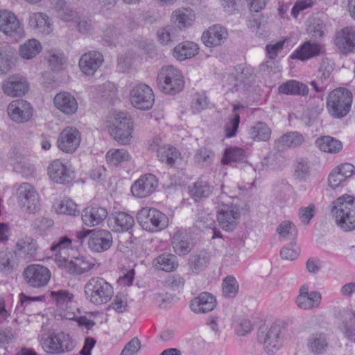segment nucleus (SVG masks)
I'll use <instances>...</instances> for the list:
<instances>
[{
    "instance_id": "aec40b11",
    "label": "nucleus",
    "mask_w": 355,
    "mask_h": 355,
    "mask_svg": "<svg viewBox=\"0 0 355 355\" xmlns=\"http://www.w3.org/2000/svg\"><path fill=\"white\" fill-rule=\"evenodd\" d=\"M104 62L102 53L97 51H90L81 55L78 65L80 71L86 76H93Z\"/></svg>"
},
{
    "instance_id": "13d9d810",
    "label": "nucleus",
    "mask_w": 355,
    "mask_h": 355,
    "mask_svg": "<svg viewBox=\"0 0 355 355\" xmlns=\"http://www.w3.org/2000/svg\"><path fill=\"white\" fill-rule=\"evenodd\" d=\"M14 64L12 52L10 50L0 49V71L6 73Z\"/></svg>"
},
{
    "instance_id": "58836bf2",
    "label": "nucleus",
    "mask_w": 355,
    "mask_h": 355,
    "mask_svg": "<svg viewBox=\"0 0 355 355\" xmlns=\"http://www.w3.org/2000/svg\"><path fill=\"white\" fill-rule=\"evenodd\" d=\"M304 141L302 134L297 132H290L282 135L275 141V146L278 150H284L287 147H297L303 144Z\"/></svg>"
},
{
    "instance_id": "a878e982",
    "label": "nucleus",
    "mask_w": 355,
    "mask_h": 355,
    "mask_svg": "<svg viewBox=\"0 0 355 355\" xmlns=\"http://www.w3.org/2000/svg\"><path fill=\"white\" fill-rule=\"evenodd\" d=\"M3 92L10 96H21L28 90L26 79L19 75L9 76L3 84Z\"/></svg>"
},
{
    "instance_id": "ea45409f",
    "label": "nucleus",
    "mask_w": 355,
    "mask_h": 355,
    "mask_svg": "<svg viewBox=\"0 0 355 355\" xmlns=\"http://www.w3.org/2000/svg\"><path fill=\"white\" fill-rule=\"evenodd\" d=\"M198 52V45L193 42H184L177 45L173 50L174 57L180 61L194 57Z\"/></svg>"
},
{
    "instance_id": "c756f323",
    "label": "nucleus",
    "mask_w": 355,
    "mask_h": 355,
    "mask_svg": "<svg viewBox=\"0 0 355 355\" xmlns=\"http://www.w3.org/2000/svg\"><path fill=\"white\" fill-rule=\"evenodd\" d=\"M108 212L104 207L91 206L83 209L81 214L83 223L88 227L101 224L107 216Z\"/></svg>"
},
{
    "instance_id": "4d7b16f0",
    "label": "nucleus",
    "mask_w": 355,
    "mask_h": 355,
    "mask_svg": "<svg viewBox=\"0 0 355 355\" xmlns=\"http://www.w3.org/2000/svg\"><path fill=\"white\" fill-rule=\"evenodd\" d=\"M55 209L58 214L74 216L78 212L76 204L70 199H64L59 202Z\"/></svg>"
},
{
    "instance_id": "f257e3e1",
    "label": "nucleus",
    "mask_w": 355,
    "mask_h": 355,
    "mask_svg": "<svg viewBox=\"0 0 355 355\" xmlns=\"http://www.w3.org/2000/svg\"><path fill=\"white\" fill-rule=\"evenodd\" d=\"M293 336V330L281 320L273 322L269 328L260 329L257 339L268 354H274L280 349L284 344Z\"/></svg>"
},
{
    "instance_id": "8fccbe9b",
    "label": "nucleus",
    "mask_w": 355,
    "mask_h": 355,
    "mask_svg": "<svg viewBox=\"0 0 355 355\" xmlns=\"http://www.w3.org/2000/svg\"><path fill=\"white\" fill-rule=\"evenodd\" d=\"M247 156L243 149L240 148H230L225 152L223 162L224 164L245 162Z\"/></svg>"
},
{
    "instance_id": "0e129e2a",
    "label": "nucleus",
    "mask_w": 355,
    "mask_h": 355,
    "mask_svg": "<svg viewBox=\"0 0 355 355\" xmlns=\"http://www.w3.org/2000/svg\"><path fill=\"white\" fill-rule=\"evenodd\" d=\"M286 40H282L277 42H270L266 46V52L268 59H275L284 49Z\"/></svg>"
},
{
    "instance_id": "5fc2aeb1",
    "label": "nucleus",
    "mask_w": 355,
    "mask_h": 355,
    "mask_svg": "<svg viewBox=\"0 0 355 355\" xmlns=\"http://www.w3.org/2000/svg\"><path fill=\"white\" fill-rule=\"evenodd\" d=\"M277 232L285 240H293L297 235V230L294 224L290 221L282 222L277 228Z\"/></svg>"
},
{
    "instance_id": "f03ea898",
    "label": "nucleus",
    "mask_w": 355,
    "mask_h": 355,
    "mask_svg": "<svg viewBox=\"0 0 355 355\" xmlns=\"http://www.w3.org/2000/svg\"><path fill=\"white\" fill-rule=\"evenodd\" d=\"M331 214L335 223L344 232L355 230V198L343 195L331 204Z\"/></svg>"
},
{
    "instance_id": "e2e57ef3",
    "label": "nucleus",
    "mask_w": 355,
    "mask_h": 355,
    "mask_svg": "<svg viewBox=\"0 0 355 355\" xmlns=\"http://www.w3.org/2000/svg\"><path fill=\"white\" fill-rule=\"evenodd\" d=\"M260 69L261 71L266 73L269 76L280 73L282 71L279 61L275 60V59H268L261 64Z\"/></svg>"
},
{
    "instance_id": "1a4fd4ad",
    "label": "nucleus",
    "mask_w": 355,
    "mask_h": 355,
    "mask_svg": "<svg viewBox=\"0 0 355 355\" xmlns=\"http://www.w3.org/2000/svg\"><path fill=\"white\" fill-rule=\"evenodd\" d=\"M19 205L26 211L34 213L40 205V196L36 189L30 183L23 182L19 185L16 191Z\"/></svg>"
},
{
    "instance_id": "dca6fc26",
    "label": "nucleus",
    "mask_w": 355,
    "mask_h": 355,
    "mask_svg": "<svg viewBox=\"0 0 355 355\" xmlns=\"http://www.w3.org/2000/svg\"><path fill=\"white\" fill-rule=\"evenodd\" d=\"M81 134L74 127H67L62 130L58 138V148L66 153H73L79 147Z\"/></svg>"
},
{
    "instance_id": "f8f14e48",
    "label": "nucleus",
    "mask_w": 355,
    "mask_h": 355,
    "mask_svg": "<svg viewBox=\"0 0 355 355\" xmlns=\"http://www.w3.org/2000/svg\"><path fill=\"white\" fill-rule=\"evenodd\" d=\"M26 283L33 288H42L47 285L51 278L49 270L40 264H31L23 272Z\"/></svg>"
},
{
    "instance_id": "a211bd4d",
    "label": "nucleus",
    "mask_w": 355,
    "mask_h": 355,
    "mask_svg": "<svg viewBox=\"0 0 355 355\" xmlns=\"http://www.w3.org/2000/svg\"><path fill=\"white\" fill-rule=\"evenodd\" d=\"M321 300L322 296L319 292L310 291L309 286L303 284L295 298V303L300 309L309 311L319 307Z\"/></svg>"
},
{
    "instance_id": "f704fd0d",
    "label": "nucleus",
    "mask_w": 355,
    "mask_h": 355,
    "mask_svg": "<svg viewBox=\"0 0 355 355\" xmlns=\"http://www.w3.org/2000/svg\"><path fill=\"white\" fill-rule=\"evenodd\" d=\"M196 19L193 10L188 8H180L171 15V21L180 30L191 26Z\"/></svg>"
},
{
    "instance_id": "39448f33",
    "label": "nucleus",
    "mask_w": 355,
    "mask_h": 355,
    "mask_svg": "<svg viewBox=\"0 0 355 355\" xmlns=\"http://www.w3.org/2000/svg\"><path fill=\"white\" fill-rule=\"evenodd\" d=\"M40 343L45 352L56 355L70 352L76 347L73 338L63 331L53 332L46 337H42Z\"/></svg>"
},
{
    "instance_id": "37998d69",
    "label": "nucleus",
    "mask_w": 355,
    "mask_h": 355,
    "mask_svg": "<svg viewBox=\"0 0 355 355\" xmlns=\"http://www.w3.org/2000/svg\"><path fill=\"white\" fill-rule=\"evenodd\" d=\"M153 266L158 270L171 272L178 268V261L173 254H162L154 259Z\"/></svg>"
},
{
    "instance_id": "a18cd8bd",
    "label": "nucleus",
    "mask_w": 355,
    "mask_h": 355,
    "mask_svg": "<svg viewBox=\"0 0 355 355\" xmlns=\"http://www.w3.org/2000/svg\"><path fill=\"white\" fill-rule=\"evenodd\" d=\"M107 162L112 166H117L128 162L131 155L125 149H110L105 155Z\"/></svg>"
},
{
    "instance_id": "e433bc0d",
    "label": "nucleus",
    "mask_w": 355,
    "mask_h": 355,
    "mask_svg": "<svg viewBox=\"0 0 355 355\" xmlns=\"http://www.w3.org/2000/svg\"><path fill=\"white\" fill-rule=\"evenodd\" d=\"M278 92L286 95L306 96L309 93V88L302 82L289 80L278 87Z\"/></svg>"
},
{
    "instance_id": "b1692460",
    "label": "nucleus",
    "mask_w": 355,
    "mask_h": 355,
    "mask_svg": "<svg viewBox=\"0 0 355 355\" xmlns=\"http://www.w3.org/2000/svg\"><path fill=\"white\" fill-rule=\"evenodd\" d=\"M89 248L96 252L107 250L112 245V235L108 230H93L87 242Z\"/></svg>"
},
{
    "instance_id": "3c124183",
    "label": "nucleus",
    "mask_w": 355,
    "mask_h": 355,
    "mask_svg": "<svg viewBox=\"0 0 355 355\" xmlns=\"http://www.w3.org/2000/svg\"><path fill=\"white\" fill-rule=\"evenodd\" d=\"M47 60L49 67L55 71H59L63 69L66 61L64 54L57 50H51L48 52Z\"/></svg>"
},
{
    "instance_id": "5701e85b",
    "label": "nucleus",
    "mask_w": 355,
    "mask_h": 355,
    "mask_svg": "<svg viewBox=\"0 0 355 355\" xmlns=\"http://www.w3.org/2000/svg\"><path fill=\"white\" fill-rule=\"evenodd\" d=\"M0 31L9 36L19 35L23 28L17 16L8 10H0Z\"/></svg>"
},
{
    "instance_id": "bf43d9fd",
    "label": "nucleus",
    "mask_w": 355,
    "mask_h": 355,
    "mask_svg": "<svg viewBox=\"0 0 355 355\" xmlns=\"http://www.w3.org/2000/svg\"><path fill=\"white\" fill-rule=\"evenodd\" d=\"M71 245V240L67 236L61 237L58 241L55 242L51 247V250L54 252L55 259L56 260V255L62 254L66 256V250H67Z\"/></svg>"
},
{
    "instance_id": "9b49d317",
    "label": "nucleus",
    "mask_w": 355,
    "mask_h": 355,
    "mask_svg": "<svg viewBox=\"0 0 355 355\" xmlns=\"http://www.w3.org/2000/svg\"><path fill=\"white\" fill-rule=\"evenodd\" d=\"M131 104L135 108L142 110L150 109L155 101L153 89L146 84L135 86L130 92Z\"/></svg>"
},
{
    "instance_id": "69168bd1",
    "label": "nucleus",
    "mask_w": 355,
    "mask_h": 355,
    "mask_svg": "<svg viewBox=\"0 0 355 355\" xmlns=\"http://www.w3.org/2000/svg\"><path fill=\"white\" fill-rule=\"evenodd\" d=\"M240 123V116L238 114H234L229 118V121L225 126L226 137L230 138L235 136Z\"/></svg>"
},
{
    "instance_id": "79ce46f5",
    "label": "nucleus",
    "mask_w": 355,
    "mask_h": 355,
    "mask_svg": "<svg viewBox=\"0 0 355 355\" xmlns=\"http://www.w3.org/2000/svg\"><path fill=\"white\" fill-rule=\"evenodd\" d=\"M315 145L320 150L328 153H337L343 148L342 142L330 136L318 138Z\"/></svg>"
},
{
    "instance_id": "de8ad7c7",
    "label": "nucleus",
    "mask_w": 355,
    "mask_h": 355,
    "mask_svg": "<svg viewBox=\"0 0 355 355\" xmlns=\"http://www.w3.org/2000/svg\"><path fill=\"white\" fill-rule=\"evenodd\" d=\"M250 138L257 141H266L271 136V130L267 124L263 122H257L249 130Z\"/></svg>"
},
{
    "instance_id": "2f4dec72",
    "label": "nucleus",
    "mask_w": 355,
    "mask_h": 355,
    "mask_svg": "<svg viewBox=\"0 0 355 355\" xmlns=\"http://www.w3.org/2000/svg\"><path fill=\"white\" fill-rule=\"evenodd\" d=\"M216 305L215 297L210 293L205 292L191 301V309L196 313H205L212 311Z\"/></svg>"
},
{
    "instance_id": "bb28decb",
    "label": "nucleus",
    "mask_w": 355,
    "mask_h": 355,
    "mask_svg": "<svg viewBox=\"0 0 355 355\" xmlns=\"http://www.w3.org/2000/svg\"><path fill=\"white\" fill-rule=\"evenodd\" d=\"M334 44L343 53H348L355 47V28L347 26L341 29L335 36Z\"/></svg>"
},
{
    "instance_id": "052dcab7",
    "label": "nucleus",
    "mask_w": 355,
    "mask_h": 355,
    "mask_svg": "<svg viewBox=\"0 0 355 355\" xmlns=\"http://www.w3.org/2000/svg\"><path fill=\"white\" fill-rule=\"evenodd\" d=\"M310 166L309 162L303 159L297 160L295 166L294 175L296 179L304 180L309 175Z\"/></svg>"
},
{
    "instance_id": "7c9ffc66",
    "label": "nucleus",
    "mask_w": 355,
    "mask_h": 355,
    "mask_svg": "<svg viewBox=\"0 0 355 355\" xmlns=\"http://www.w3.org/2000/svg\"><path fill=\"white\" fill-rule=\"evenodd\" d=\"M323 52L324 48L321 44L308 41L305 42L296 50H295L294 52L291 54V58L292 59H297L302 61H305L320 55V54L323 53Z\"/></svg>"
},
{
    "instance_id": "ddd939ff",
    "label": "nucleus",
    "mask_w": 355,
    "mask_h": 355,
    "mask_svg": "<svg viewBox=\"0 0 355 355\" xmlns=\"http://www.w3.org/2000/svg\"><path fill=\"white\" fill-rule=\"evenodd\" d=\"M149 148L152 151L156 152L159 162L168 166H174L180 157V153L175 147L163 144L159 137L154 138L149 142Z\"/></svg>"
},
{
    "instance_id": "c85d7f7f",
    "label": "nucleus",
    "mask_w": 355,
    "mask_h": 355,
    "mask_svg": "<svg viewBox=\"0 0 355 355\" xmlns=\"http://www.w3.org/2000/svg\"><path fill=\"white\" fill-rule=\"evenodd\" d=\"M53 103L55 107L66 115H72L78 110V102L76 98L67 92L57 94L53 98Z\"/></svg>"
},
{
    "instance_id": "9d476101",
    "label": "nucleus",
    "mask_w": 355,
    "mask_h": 355,
    "mask_svg": "<svg viewBox=\"0 0 355 355\" xmlns=\"http://www.w3.org/2000/svg\"><path fill=\"white\" fill-rule=\"evenodd\" d=\"M56 261L59 265L63 266L71 274L82 275L92 270L95 266V263L84 257L79 255L72 257L70 260L62 254L56 255Z\"/></svg>"
},
{
    "instance_id": "412c9836",
    "label": "nucleus",
    "mask_w": 355,
    "mask_h": 355,
    "mask_svg": "<svg viewBox=\"0 0 355 355\" xmlns=\"http://www.w3.org/2000/svg\"><path fill=\"white\" fill-rule=\"evenodd\" d=\"M37 251V242L30 236H24L17 240L14 254L26 262L33 261Z\"/></svg>"
},
{
    "instance_id": "338daca9",
    "label": "nucleus",
    "mask_w": 355,
    "mask_h": 355,
    "mask_svg": "<svg viewBox=\"0 0 355 355\" xmlns=\"http://www.w3.org/2000/svg\"><path fill=\"white\" fill-rule=\"evenodd\" d=\"M196 225L199 229H211L214 228L216 224L213 217L210 214L201 212L198 214Z\"/></svg>"
},
{
    "instance_id": "a19ab883",
    "label": "nucleus",
    "mask_w": 355,
    "mask_h": 355,
    "mask_svg": "<svg viewBox=\"0 0 355 355\" xmlns=\"http://www.w3.org/2000/svg\"><path fill=\"white\" fill-rule=\"evenodd\" d=\"M112 220V230L116 232H128L135 225L134 218L126 212L116 213Z\"/></svg>"
},
{
    "instance_id": "4be33fe9",
    "label": "nucleus",
    "mask_w": 355,
    "mask_h": 355,
    "mask_svg": "<svg viewBox=\"0 0 355 355\" xmlns=\"http://www.w3.org/2000/svg\"><path fill=\"white\" fill-rule=\"evenodd\" d=\"M51 297L60 310V315L62 318L67 320L74 319L76 317L74 312L68 310L69 309H71L73 294L67 290H59L51 291Z\"/></svg>"
},
{
    "instance_id": "473e14b6",
    "label": "nucleus",
    "mask_w": 355,
    "mask_h": 355,
    "mask_svg": "<svg viewBox=\"0 0 355 355\" xmlns=\"http://www.w3.org/2000/svg\"><path fill=\"white\" fill-rule=\"evenodd\" d=\"M339 329L349 340L355 342V311L343 309L339 312Z\"/></svg>"
},
{
    "instance_id": "7ed1b4c3",
    "label": "nucleus",
    "mask_w": 355,
    "mask_h": 355,
    "mask_svg": "<svg viewBox=\"0 0 355 355\" xmlns=\"http://www.w3.org/2000/svg\"><path fill=\"white\" fill-rule=\"evenodd\" d=\"M84 292L86 299L95 305L106 304L114 295L112 286L99 277L89 279L85 285Z\"/></svg>"
},
{
    "instance_id": "6e6d98bb",
    "label": "nucleus",
    "mask_w": 355,
    "mask_h": 355,
    "mask_svg": "<svg viewBox=\"0 0 355 355\" xmlns=\"http://www.w3.org/2000/svg\"><path fill=\"white\" fill-rule=\"evenodd\" d=\"M176 29L172 26L162 28L157 31L158 40L164 45H170L177 40Z\"/></svg>"
},
{
    "instance_id": "72a5a7b5",
    "label": "nucleus",
    "mask_w": 355,
    "mask_h": 355,
    "mask_svg": "<svg viewBox=\"0 0 355 355\" xmlns=\"http://www.w3.org/2000/svg\"><path fill=\"white\" fill-rule=\"evenodd\" d=\"M28 24L39 33L49 35L53 31V23L47 14L42 12L30 15Z\"/></svg>"
},
{
    "instance_id": "c9c22d12",
    "label": "nucleus",
    "mask_w": 355,
    "mask_h": 355,
    "mask_svg": "<svg viewBox=\"0 0 355 355\" xmlns=\"http://www.w3.org/2000/svg\"><path fill=\"white\" fill-rule=\"evenodd\" d=\"M171 242L174 251L179 255L188 254L192 248L189 235L184 230L174 233Z\"/></svg>"
},
{
    "instance_id": "4c0bfd02",
    "label": "nucleus",
    "mask_w": 355,
    "mask_h": 355,
    "mask_svg": "<svg viewBox=\"0 0 355 355\" xmlns=\"http://www.w3.org/2000/svg\"><path fill=\"white\" fill-rule=\"evenodd\" d=\"M209 260V254L206 251L191 255L187 263L189 271L195 274L199 273L207 267Z\"/></svg>"
},
{
    "instance_id": "09e8293b",
    "label": "nucleus",
    "mask_w": 355,
    "mask_h": 355,
    "mask_svg": "<svg viewBox=\"0 0 355 355\" xmlns=\"http://www.w3.org/2000/svg\"><path fill=\"white\" fill-rule=\"evenodd\" d=\"M211 192L212 187L209 185V182L202 178L198 179L189 189L191 196L196 200L207 198Z\"/></svg>"
},
{
    "instance_id": "393cba45",
    "label": "nucleus",
    "mask_w": 355,
    "mask_h": 355,
    "mask_svg": "<svg viewBox=\"0 0 355 355\" xmlns=\"http://www.w3.org/2000/svg\"><path fill=\"white\" fill-rule=\"evenodd\" d=\"M228 37L227 29L219 24L209 27L202 35V41L207 47H216L222 45Z\"/></svg>"
},
{
    "instance_id": "680f3d73",
    "label": "nucleus",
    "mask_w": 355,
    "mask_h": 355,
    "mask_svg": "<svg viewBox=\"0 0 355 355\" xmlns=\"http://www.w3.org/2000/svg\"><path fill=\"white\" fill-rule=\"evenodd\" d=\"M315 213V207L313 204H309L307 207H302L298 211L299 219L303 225H307L314 216Z\"/></svg>"
},
{
    "instance_id": "6ab92c4d",
    "label": "nucleus",
    "mask_w": 355,
    "mask_h": 355,
    "mask_svg": "<svg viewBox=\"0 0 355 355\" xmlns=\"http://www.w3.org/2000/svg\"><path fill=\"white\" fill-rule=\"evenodd\" d=\"M158 186L155 175L148 173L141 176L131 187L135 197L143 198L153 193Z\"/></svg>"
},
{
    "instance_id": "603ef678",
    "label": "nucleus",
    "mask_w": 355,
    "mask_h": 355,
    "mask_svg": "<svg viewBox=\"0 0 355 355\" xmlns=\"http://www.w3.org/2000/svg\"><path fill=\"white\" fill-rule=\"evenodd\" d=\"M239 283L233 276L226 277L222 284L223 295L227 298H233L239 291Z\"/></svg>"
},
{
    "instance_id": "2eb2a0df",
    "label": "nucleus",
    "mask_w": 355,
    "mask_h": 355,
    "mask_svg": "<svg viewBox=\"0 0 355 355\" xmlns=\"http://www.w3.org/2000/svg\"><path fill=\"white\" fill-rule=\"evenodd\" d=\"M240 218V211L237 206L232 203L222 202L218 206L217 220L219 225L225 231L233 230Z\"/></svg>"
},
{
    "instance_id": "49530a36",
    "label": "nucleus",
    "mask_w": 355,
    "mask_h": 355,
    "mask_svg": "<svg viewBox=\"0 0 355 355\" xmlns=\"http://www.w3.org/2000/svg\"><path fill=\"white\" fill-rule=\"evenodd\" d=\"M307 345L310 351L319 354L325 350L328 343L325 335L322 332L317 331L309 336Z\"/></svg>"
},
{
    "instance_id": "c03bdc74",
    "label": "nucleus",
    "mask_w": 355,
    "mask_h": 355,
    "mask_svg": "<svg viewBox=\"0 0 355 355\" xmlns=\"http://www.w3.org/2000/svg\"><path fill=\"white\" fill-rule=\"evenodd\" d=\"M42 50L40 41L36 39H29L19 47V55L21 58L31 60L38 55Z\"/></svg>"
},
{
    "instance_id": "4468645a",
    "label": "nucleus",
    "mask_w": 355,
    "mask_h": 355,
    "mask_svg": "<svg viewBox=\"0 0 355 355\" xmlns=\"http://www.w3.org/2000/svg\"><path fill=\"white\" fill-rule=\"evenodd\" d=\"M49 178L57 184H66L74 178V171L71 167L61 159H55L50 162L47 168Z\"/></svg>"
},
{
    "instance_id": "0eeeda50",
    "label": "nucleus",
    "mask_w": 355,
    "mask_h": 355,
    "mask_svg": "<svg viewBox=\"0 0 355 355\" xmlns=\"http://www.w3.org/2000/svg\"><path fill=\"white\" fill-rule=\"evenodd\" d=\"M137 220L143 230L149 232L161 231L168 224V218L166 214L157 209L147 207L138 211Z\"/></svg>"
},
{
    "instance_id": "423d86ee",
    "label": "nucleus",
    "mask_w": 355,
    "mask_h": 355,
    "mask_svg": "<svg viewBox=\"0 0 355 355\" xmlns=\"http://www.w3.org/2000/svg\"><path fill=\"white\" fill-rule=\"evenodd\" d=\"M110 135L121 144H128L132 134V123L124 113H112L108 116Z\"/></svg>"
},
{
    "instance_id": "6e6552de",
    "label": "nucleus",
    "mask_w": 355,
    "mask_h": 355,
    "mask_svg": "<svg viewBox=\"0 0 355 355\" xmlns=\"http://www.w3.org/2000/svg\"><path fill=\"white\" fill-rule=\"evenodd\" d=\"M157 86L165 94H175L182 90L184 85L181 71L173 66L163 67L157 78Z\"/></svg>"
},
{
    "instance_id": "f3484780",
    "label": "nucleus",
    "mask_w": 355,
    "mask_h": 355,
    "mask_svg": "<svg viewBox=\"0 0 355 355\" xmlns=\"http://www.w3.org/2000/svg\"><path fill=\"white\" fill-rule=\"evenodd\" d=\"M7 113L12 121L17 123H23L27 122L31 118L33 109L28 101L22 99H16L8 104Z\"/></svg>"
},
{
    "instance_id": "cd10ccee",
    "label": "nucleus",
    "mask_w": 355,
    "mask_h": 355,
    "mask_svg": "<svg viewBox=\"0 0 355 355\" xmlns=\"http://www.w3.org/2000/svg\"><path fill=\"white\" fill-rule=\"evenodd\" d=\"M50 8L63 21H74L79 17L80 13L65 0H50Z\"/></svg>"
},
{
    "instance_id": "864d4df0",
    "label": "nucleus",
    "mask_w": 355,
    "mask_h": 355,
    "mask_svg": "<svg viewBox=\"0 0 355 355\" xmlns=\"http://www.w3.org/2000/svg\"><path fill=\"white\" fill-rule=\"evenodd\" d=\"M13 170L27 179L33 177L35 173L34 166L27 162L24 157H20L19 160L13 163Z\"/></svg>"
},
{
    "instance_id": "20e7f679",
    "label": "nucleus",
    "mask_w": 355,
    "mask_h": 355,
    "mask_svg": "<svg viewBox=\"0 0 355 355\" xmlns=\"http://www.w3.org/2000/svg\"><path fill=\"white\" fill-rule=\"evenodd\" d=\"M352 94L346 88H338L331 92L327 99V108L334 119H342L349 112Z\"/></svg>"
},
{
    "instance_id": "774afa93",
    "label": "nucleus",
    "mask_w": 355,
    "mask_h": 355,
    "mask_svg": "<svg viewBox=\"0 0 355 355\" xmlns=\"http://www.w3.org/2000/svg\"><path fill=\"white\" fill-rule=\"evenodd\" d=\"M212 161L211 152L207 148L199 149L195 155V162L201 166H208Z\"/></svg>"
}]
</instances>
